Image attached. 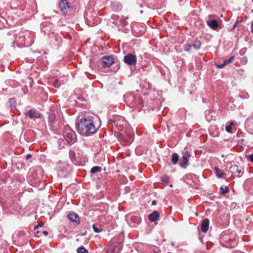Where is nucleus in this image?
<instances>
[{
    "label": "nucleus",
    "mask_w": 253,
    "mask_h": 253,
    "mask_svg": "<svg viewBox=\"0 0 253 253\" xmlns=\"http://www.w3.org/2000/svg\"><path fill=\"white\" fill-rule=\"evenodd\" d=\"M209 223V220L207 218L205 219L203 221L201 224V229L203 232L206 233L208 230Z\"/></svg>",
    "instance_id": "9b49d317"
},
{
    "label": "nucleus",
    "mask_w": 253,
    "mask_h": 253,
    "mask_svg": "<svg viewBox=\"0 0 253 253\" xmlns=\"http://www.w3.org/2000/svg\"><path fill=\"white\" fill-rule=\"evenodd\" d=\"M77 126H95L92 118L88 117L81 119L77 124Z\"/></svg>",
    "instance_id": "f03ea898"
},
{
    "label": "nucleus",
    "mask_w": 253,
    "mask_h": 253,
    "mask_svg": "<svg viewBox=\"0 0 253 253\" xmlns=\"http://www.w3.org/2000/svg\"><path fill=\"white\" fill-rule=\"evenodd\" d=\"M230 171L232 173H237L238 176H241L243 174L242 168H239L237 165H232L230 168Z\"/></svg>",
    "instance_id": "1a4fd4ad"
},
{
    "label": "nucleus",
    "mask_w": 253,
    "mask_h": 253,
    "mask_svg": "<svg viewBox=\"0 0 253 253\" xmlns=\"http://www.w3.org/2000/svg\"><path fill=\"white\" fill-rule=\"evenodd\" d=\"M159 217V214L157 211H153L149 215V219L152 222L156 221Z\"/></svg>",
    "instance_id": "ddd939ff"
},
{
    "label": "nucleus",
    "mask_w": 253,
    "mask_h": 253,
    "mask_svg": "<svg viewBox=\"0 0 253 253\" xmlns=\"http://www.w3.org/2000/svg\"><path fill=\"white\" fill-rule=\"evenodd\" d=\"M55 119V114L52 112L49 113V121L51 124L53 123L54 120Z\"/></svg>",
    "instance_id": "dca6fc26"
},
{
    "label": "nucleus",
    "mask_w": 253,
    "mask_h": 253,
    "mask_svg": "<svg viewBox=\"0 0 253 253\" xmlns=\"http://www.w3.org/2000/svg\"><path fill=\"white\" fill-rule=\"evenodd\" d=\"M214 170H215V173L216 174V175L218 177L221 178V177H224V176L225 175V174L219 168L215 167L214 168Z\"/></svg>",
    "instance_id": "4468645a"
},
{
    "label": "nucleus",
    "mask_w": 253,
    "mask_h": 253,
    "mask_svg": "<svg viewBox=\"0 0 253 253\" xmlns=\"http://www.w3.org/2000/svg\"><path fill=\"white\" fill-rule=\"evenodd\" d=\"M42 225H43V223H41V225H40V226H42Z\"/></svg>",
    "instance_id": "f704fd0d"
},
{
    "label": "nucleus",
    "mask_w": 253,
    "mask_h": 253,
    "mask_svg": "<svg viewBox=\"0 0 253 253\" xmlns=\"http://www.w3.org/2000/svg\"><path fill=\"white\" fill-rule=\"evenodd\" d=\"M234 58V56H232L228 60H225L224 62L226 64V65H228V64H229L230 63H231L232 62V61L233 60Z\"/></svg>",
    "instance_id": "4be33fe9"
},
{
    "label": "nucleus",
    "mask_w": 253,
    "mask_h": 253,
    "mask_svg": "<svg viewBox=\"0 0 253 253\" xmlns=\"http://www.w3.org/2000/svg\"><path fill=\"white\" fill-rule=\"evenodd\" d=\"M249 159L251 162H253V154L250 155L249 156Z\"/></svg>",
    "instance_id": "c85d7f7f"
},
{
    "label": "nucleus",
    "mask_w": 253,
    "mask_h": 253,
    "mask_svg": "<svg viewBox=\"0 0 253 253\" xmlns=\"http://www.w3.org/2000/svg\"><path fill=\"white\" fill-rule=\"evenodd\" d=\"M101 168L98 166H95L91 168L90 172L91 173H94L95 172L100 171Z\"/></svg>",
    "instance_id": "a211bd4d"
},
{
    "label": "nucleus",
    "mask_w": 253,
    "mask_h": 253,
    "mask_svg": "<svg viewBox=\"0 0 253 253\" xmlns=\"http://www.w3.org/2000/svg\"><path fill=\"white\" fill-rule=\"evenodd\" d=\"M64 135L65 138L68 143H73L76 140L75 133L71 130V127H68Z\"/></svg>",
    "instance_id": "7ed1b4c3"
},
{
    "label": "nucleus",
    "mask_w": 253,
    "mask_h": 253,
    "mask_svg": "<svg viewBox=\"0 0 253 253\" xmlns=\"http://www.w3.org/2000/svg\"><path fill=\"white\" fill-rule=\"evenodd\" d=\"M163 181L165 183H168V180L167 177H163Z\"/></svg>",
    "instance_id": "cd10ccee"
},
{
    "label": "nucleus",
    "mask_w": 253,
    "mask_h": 253,
    "mask_svg": "<svg viewBox=\"0 0 253 253\" xmlns=\"http://www.w3.org/2000/svg\"><path fill=\"white\" fill-rule=\"evenodd\" d=\"M38 228V226H35V228L36 229Z\"/></svg>",
    "instance_id": "c9c22d12"
},
{
    "label": "nucleus",
    "mask_w": 253,
    "mask_h": 253,
    "mask_svg": "<svg viewBox=\"0 0 253 253\" xmlns=\"http://www.w3.org/2000/svg\"><path fill=\"white\" fill-rule=\"evenodd\" d=\"M237 123L235 121H231L230 122V125H227L226 126H235V125H237Z\"/></svg>",
    "instance_id": "b1692460"
},
{
    "label": "nucleus",
    "mask_w": 253,
    "mask_h": 253,
    "mask_svg": "<svg viewBox=\"0 0 253 253\" xmlns=\"http://www.w3.org/2000/svg\"><path fill=\"white\" fill-rule=\"evenodd\" d=\"M152 204L153 205H155L156 204V201L155 200L153 201Z\"/></svg>",
    "instance_id": "2f4dec72"
},
{
    "label": "nucleus",
    "mask_w": 253,
    "mask_h": 253,
    "mask_svg": "<svg viewBox=\"0 0 253 253\" xmlns=\"http://www.w3.org/2000/svg\"><path fill=\"white\" fill-rule=\"evenodd\" d=\"M190 153L188 152H185L182 156L181 162L180 163V165L182 168H185L188 164V159L190 157Z\"/></svg>",
    "instance_id": "6e6552de"
},
{
    "label": "nucleus",
    "mask_w": 253,
    "mask_h": 253,
    "mask_svg": "<svg viewBox=\"0 0 253 253\" xmlns=\"http://www.w3.org/2000/svg\"><path fill=\"white\" fill-rule=\"evenodd\" d=\"M201 42L200 41H195L193 43V47L196 49H199L201 46Z\"/></svg>",
    "instance_id": "6ab92c4d"
},
{
    "label": "nucleus",
    "mask_w": 253,
    "mask_h": 253,
    "mask_svg": "<svg viewBox=\"0 0 253 253\" xmlns=\"http://www.w3.org/2000/svg\"><path fill=\"white\" fill-rule=\"evenodd\" d=\"M226 65L225 62L224 61V62L222 64H220L217 65V67L218 68H222L224 67Z\"/></svg>",
    "instance_id": "5701e85b"
},
{
    "label": "nucleus",
    "mask_w": 253,
    "mask_h": 253,
    "mask_svg": "<svg viewBox=\"0 0 253 253\" xmlns=\"http://www.w3.org/2000/svg\"><path fill=\"white\" fill-rule=\"evenodd\" d=\"M114 62V59L111 56H105L102 58L103 66L104 67H110Z\"/></svg>",
    "instance_id": "0eeeda50"
},
{
    "label": "nucleus",
    "mask_w": 253,
    "mask_h": 253,
    "mask_svg": "<svg viewBox=\"0 0 253 253\" xmlns=\"http://www.w3.org/2000/svg\"><path fill=\"white\" fill-rule=\"evenodd\" d=\"M113 122V121L112 120H110L109 121V124L111 125L112 124V123Z\"/></svg>",
    "instance_id": "473e14b6"
},
{
    "label": "nucleus",
    "mask_w": 253,
    "mask_h": 253,
    "mask_svg": "<svg viewBox=\"0 0 253 253\" xmlns=\"http://www.w3.org/2000/svg\"><path fill=\"white\" fill-rule=\"evenodd\" d=\"M226 130L227 132L229 133H231L232 132V127H225Z\"/></svg>",
    "instance_id": "bb28decb"
},
{
    "label": "nucleus",
    "mask_w": 253,
    "mask_h": 253,
    "mask_svg": "<svg viewBox=\"0 0 253 253\" xmlns=\"http://www.w3.org/2000/svg\"><path fill=\"white\" fill-rule=\"evenodd\" d=\"M191 47V45L190 44H186L185 45V50L186 51H189L190 50V48Z\"/></svg>",
    "instance_id": "a878e982"
},
{
    "label": "nucleus",
    "mask_w": 253,
    "mask_h": 253,
    "mask_svg": "<svg viewBox=\"0 0 253 253\" xmlns=\"http://www.w3.org/2000/svg\"><path fill=\"white\" fill-rule=\"evenodd\" d=\"M124 60L125 63L129 65H135L137 62L136 56L130 53L125 56Z\"/></svg>",
    "instance_id": "20e7f679"
},
{
    "label": "nucleus",
    "mask_w": 253,
    "mask_h": 253,
    "mask_svg": "<svg viewBox=\"0 0 253 253\" xmlns=\"http://www.w3.org/2000/svg\"><path fill=\"white\" fill-rule=\"evenodd\" d=\"M67 216L71 221L77 223L79 222V217L77 214L75 213H70L68 214Z\"/></svg>",
    "instance_id": "f8f14e48"
},
{
    "label": "nucleus",
    "mask_w": 253,
    "mask_h": 253,
    "mask_svg": "<svg viewBox=\"0 0 253 253\" xmlns=\"http://www.w3.org/2000/svg\"><path fill=\"white\" fill-rule=\"evenodd\" d=\"M207 25L212 29L216 30L218 27V24L215 20H207Z\"/></svg>",
    "instance_id": "9d476101"
},
{
    "label": "nucleus",
    "mask_w": 253,
    "mask_h": 253,
    "mask_svg": "<svg viewBox=\"0 0 253 253\" xmlns=\"http://www.w3.org/2000/svg\"><path fill=\"white\" fill-rule=\"evenodd\" d=\"M92 228L96 233H100L102 231V228L97 227L95 224L92 225Z\"/></svg>",
    "instance_id": "aec40b11"
},
{
    "label": "nucleus",
    "mask_w": 253,
    "mask_h": 253,
    "mask_svg": "<svg viewBox=\"0 0 253 253\" xmlns=\"http://www.w3.org/2000/svg\"><path fill=\"white\" fill-rule=\"evenodd\" d=\"M27 117H29L30 118L36 120V119L40 118L42 117V115L39 112L35 110H31L27 112L25 114Z\"/></svg>",
    "instance_id": "423d86ee"
},
{
    "label": "nucleus",
    "mask_w": 253,
    "mask_h": 253,
    "mask_svg": "<svg viewBox=\"0 0 253 253\" xmlns=\"http://www.w3.org/2000/svg\"><path fill=\"white\" fill-rule=\"evenodd\" d=\"M78 253H87V251L84 247H80L78 249Z\"/></svg>",
    "instance_id": "412c9836"
},
{
    "label": "nucleus",
    "mask_w": 253,
    "mask_h": 253,
    "mask_svg": "<svg viewBox=\"0 0 253 253\" xmlns=\"http://www.w3.org/2000/svg\"><path fill=\"white\" fill-rule=\"evenodd\" d=\"M179 160V157L176 153H174L172 155L171 161L174 165H176Z\"/></svg>",
    "instance_id": "2eb2a0df"
},
{
    "label": "nucleus",
    "mask_w": 253,
    "mask_h": 253,
    "mask_svg": "<svg viewBox=\"0 0 253 253\" xmlns=\"http://www.w3.org/2000/svg\"><path fill=\"white\" fill-rule=\"evenodd\" d=\"M229 192V188L227 186L225 187H221L220 188V193L221 194H224Z\"/></svg>",
    "instance_id": "f3484780"
},
{
    "label": "nucleus",
    "mask_w": 253,
    "mask_h": 253,
    "mask_svg": "<svg viewBox=\"0 0 253 253\" xmlns=\"http://www.w3.org/2000/svg\"><path fill=\"white\" fill-rule=\"evenodd\" d=\"M59 81H55L53 83V85L56 87H58L60 85V84H58Z\"/></svg>",
    "instance_id": "393cba45"
},
{
    "label": "nucleus",
    "mask_w": 253,
    "mask_h": 253,
    "mask_svg": "<svg viewBox=\"0 0 253 253\" xmlns=\"http://www.w3.org/2000/svg\"><path fill=\"white\" fill-rule=\"evenodd\" d=\"M43 234L45 235V236H47L48 235V232L46 231H44L43 232Z\"/></svg>",
    "instance_id": "7c9ffc66"
},
{
    "label": "nucleus",
    "mask_w": 253,
    "mask_h": 253,
    "mask_svg": "<svg viewBox=\"0 0 253 253\" xmlns=\"http://www.w3.org/2000/svg\"><path fill=\"white\" fill-rule=\"evenodd\" d=\"M31 158V155L30 154H28L27 156H26V159H29V158Z\"/></svg>",
    "instance_id": "c756f323"
},
{
    "label": "nucleus",
    "mask_w": 253,
    "mask_h": 253,
    "mask_svg": "<svg viewBox=\"0 0 253 253\" xmlns=\"http://www.w3.org/2000/svg\"><path fill=\"white\" fill-rule=\"evenodd\" d=\"M59 8L61 10V11L63 13V14H66L67 12L70 10L71 7L69 5V3L66 0H61V1L59 3Z\"/></svg>",
    "instance_id": "39448f33"
},
{
    "label": "nucleus",
    "mask_w": 253,
    "mask_h": 253,
    "mask_svg": "<svg viewBox=\"0 0 253 253\" xmlns=\"http://www.w3.org/2000/svg\"><path fill=\"white\" fill-rule=\"evenodd\" d=\"M78 131L83 135L89 136L98 130L96 127H76Z\"/></svg>",
    "instance_id": "f257e3e1"
},
{
    "label": "nucleus",
    "mask_w": 253,
    "mask_h": 253,
    "mask_svg": "<svg viewBox=\"0 0 253 253\" xmlns=\"http://www.w3.org/2000/svg\"><path fill=\"white\" fill-rule=\"evenodd\" d=\"M212 17V15H210V16H209V18H211Z\"/></svg>",
    "instance_id": "72a5a7b5"
}]
</instances>
